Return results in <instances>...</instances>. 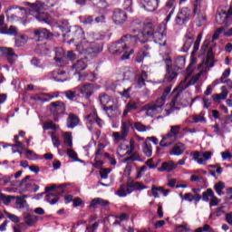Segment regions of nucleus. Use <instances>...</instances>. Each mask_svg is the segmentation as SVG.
Here are the masks:
<instances>
[{"mask_svg":"<svg viewBox=\"0 0 232 232\" xmlns=\"http://www.w3.org/2000/svg\"><path fill=\"white\" fill-rule=\"evenodd\" d=\"M139 41V36L125 34L119 41L112 44L110 52L112 55H121V61L130 59V55H133L135 50L131 49L129 53L126 51L128 46H133ZM123 53V54H122Z\"/></svg>","mask_w":232,"mask_h":232,"instance_id":"nucleus-1","label":"nucleus"},{"mask_svg":"<svg viewBox=\"0 0 232 232\" xmlns=\"http://www.w3.org/2000/svg\"><path fill=\"white\" fill-rule=\"evenodd\" d=\"M24 6H29V14L35 17L40 23L52 24V16L48 13L41 12L44 9V3L37 1L36 3L24 2Z\"/></svg>","mask_w":232,"mask_h":232,"instance_id":"nucleus-2","label":"nucleus"},{"mask_svg":"<svg viewBox=\"0 0 232 232\" xmlns=\"http://www.w3.org/2000/svg\"><path fill=\"white\" fill-rule=\"evenodd\" d=\"M180 125H172L170 126L169 131L162 136L161 140L160 141V146L161 148H168L179 140V139H183L184 135H180Z\"/></svg>","mask_w":232,"mask_h":232,"instance_id":"nucleus-3","label":"nucleus"},{"mask_svg":"<svg viewBox=\"0 0 232 232\" xmlns=\"http://www.w3.org/2000/svg\"><path fill=\"white\" fill-rule=\"evenodd\" d=\"M142 189H148V186L143 185L139 181L129 180L127 184H122L120 186V188L117 190L116 195L118 197H126L133 191H142Z\"/></svg>","mask_w":232,"mask_h":232,"instance_id":"nucleus-4","label":"nucleus"},{"mask_svg":"<svg viewBox=\"0 0 232 232\" xmlns=\"http://www.w3.org/2000/svg\"><path fill=\"white\" fill-rule=\"evenodd\" d=\"M76 50L82 55L101 53L102 52V45L101 44L88 43L86 40H83L76 46Z\"/></svg>","mask_w":232,"mask_h":232,"instance_id":"nucleus-5","label":"nucleus"},{"mask_svg":"<svg viewBox=\"0 0 232 232\" xmlns=\"http://www.w3.org/2000/svg\"><path fill=\"white\" fill-rule=\"evenodd\" d=\"M142 31L141 35L142 38L138 37V41L144 44V43H148L150 37L154 34V32L157 30V24H155V22L151 19H146L142 24Z\"/></svg>","mask_w":232,"mask_h":232,"instance_id":"nucleus-6","label":"nucleus"},{"mask_svg":"<svg viewBox=\"0 0 232 232\" xmlns=\"http://www.w3.org/2000/svg\"><path fill=\"white\" fill-rule=\"evenodd\" d=\"M133 128V121L131 120H126L121 121V132H113L112 137L115 142L121 140H126V138L130 135V130Z\"/></svg>","mask_w":232,"mask_h":232,"instance_id":"nucleus-7","label":"nucleus"},{"mask_svg":"<svg viewBox=\"0 0 232 232\" xmlns=\"http://www.w3.org/2000/svg\"><path fill=\"white\" fill-rule=\"evenodd\" d=\"M51 114L54 117V122H59V116L64 115L66 111V103L63 101L53 102L49 104Z\"/></svg>","mask_w":232,"mask_h":232,"instance_id":"nucleus-8","label":"nucleus"},{"mask_svg":"<svg viewBox=\"0 0 232 232\" xmlns=\"http://www.w3.org/2000/svg\"><path fill=\"white\" fill-rule=\"evenodd\" d=\"M195 15L197 14H195L189 7H183L179 11L175 18V23L178 26H184V24L188 23L192 17H195Z\"/></svg>","mask_w":232,"mask_h":232,"instance_id":"nucleus-9","label":"nucleus"},{"mask_svg":"<svg viewBox=\"0 0 232 232\" xmlns=\"http://www.w3.org/2000/svg\"><path fill=\"white\" fill-rule=\"evenodd\" d=\"M164 99L163 98H158L154 102H150L149 104H146L143 107L144 111H146V115L148 117H155L157 113L162 110V106H164Z\"/></svg>","mask_w":232,"mask_h":232,"instance_id":"nucleus-10","label":"nucleus"},{"mask_svg":"<svg viewBox=\"0 0 232 232\" xmlns=\"http://www.w3.org/2000/svg\"><path fill=\"white\" fill-rule=\"evenodd\" d=\"M168 32L166 31V25H157L156 30L152 33L151 36L154 43H157L160 46H166V35Z\"/></svg>","mask_w":232,"mask_h":232,"instance_id":"nucleus-11","label":"nucleus"},{"mask_svg":"<svg viewBox=\"0 0 232 232\" xmlns=\"http://www.w3.org/2000/svg\"><path fill=\"white\" fill-rule=\"evenodd\" d=\"M217 24H225V26H231L232 24V13L221 11L216 14Z\"/></svg>","mask_w":232,"mask_h":232,"instance_id":"nucleus-12","label":"nucleus"},{"mask_svg":"<svg viewBox=\"0 0 232 232\" xmlns=\"http://www.w3.org/2000/svg\"><path fill=\"white\" fill-rule=\"evenodd\" d=\"M111 19L115 24H124L128 21V14L121 8H116L112 12Z\"/></svg>","mask_w":232,"mask_h":232,"instance_id":"nucleus-13","label":"nucleus"},{"mask_svg":"<svg viewBox=\"0 0 232 232\" xmlns=\"http://www.w3.org/2000/svg\"><path fill=\"white\" fill-rule=\"evenodd\" d=\"M85 121L89 130H92V126H93V124H97L100 128L104 126V121L99 117L97 111L86 115Z\"/></svg>","mask_w":232,"mask_h":232,"instance_id":"nucleus-14","label":"nucleus"},{"mask_svg":"<svg viewBox=\"0 0 232 232\" xmlns=\"http://www.w3.org/2000/svg\"><path fill=\"white\" fill-rule=\"evenodd\" d=\"M191 157H193V160L198 162V164H206L207 160H209L211 157H213V152L211 151H205V152H199V151H194L190 153Z\"/></svg>","mask_w":232,"mask_h":232,"instance_id":"nucleus-15","label":"nucleus"},{"mask_svg":"<svg viewBox=\"0 0 232 232\" xmlns=\"http://www.w3.org/2000/svg\"><path fill=\"white\" fill-rule=\"evenodd\" d=\"M0 53H2L3 57L7 59L9 64H14L15 61H17V54L13 48L10 47H0Z\"/></svg>","mask_w":232,"mask_h":232,"instance_id":"nucleus-16","label":"nucleus"},{"mask_svg":"<svg viewBox=\"0 0 232 232\" xmlns=\"http://www.w3.org/2000/svg\"><path fill=\"white\" fill-rule=\"evenodd\" d=\"M34 37L37 41H44V39H53V34L46 28H38L34 31Z\"/></svg>","mask_w":232,"mask_h":232,"instance_id":"nucleus-17","label":"nucleus"},{"mask_svg":"<svg viewBox=\"0 0 232 232\" xmlns=\"http://www.w3.org/2000/svg\"><path fill=\"white\" fill-rule=\"evenodd\" d=\"M54 61L57 63L58 66H61V68H64L66 64H68V62H66V55L63 48L55 49Z\"/></svg>","mask_w":232,"mask_h":232,"instance_id":"nucleus-18","label":"nucleus"},{"mask_svg":"<svg viewBox=\"0 0 232 232\" xmlns=\"http://www.w3.org/2000/svg\"><path fill=\"white\" fill-rule=\"evenodd\" d=\"M140 5L147 12H155L159 8V0H140Z\"/></svg>","mask_w":232,"mask_h":232,"instance_id":"nucleus-19","label":"nucleus"},{"mask_svg":"<svg viewBox=\"0 0 232 232\" xmlns=\"http://www.w3.org/2000/svg\"><path fill=\"white\" fill-rule=\"evenodd\" d=\"M79 124H81L79 116L75 113H69L66 119V127L69 128V130H73V128H77Z\"/></svg>","mask_w":232,"mask_h":232,"instance_id":"nucleus-20","label":"nucleus"},{"mask_svg":"<svg viewBox=\"0 0 232 232\" xmlns=\"http://www.w3.org/2000/svg\"><path fill=\"white\" fill-rule=\"evenodd\" d=\"M165 63L167 64V74L165 76V79L168 82H171L172 81H175L177 79V72L171 68V59L167 58L165 59Z\"/></svg>","mask_w":232,"mask_h":232,"instance_id":"nucleus-21","label":"nucleus"},{"mask_svg":"<svg viewBox=\"0 0 232 232\" xmlns=\"http://www.w3.org/2000/svg\"><path fill=\"white\" fill-rule=\"evenodd\" d=\"M184 151H186V144L182 142H177L169 151V154L171 156L174 155L176 157H180V155L184 154Z\"/></svg>","mask_w":232,"mask_h":232,"instance_id":"nucleus-22","label":"nucleus"},{"mask_svg":"<svg viewBox=\"0 0 232 232\" xmlns=\"http://www.w3.org/2000/svg\"><path fill=\"white\" fill-rule=\"evenodd\" d=\"M80 94L84 95L85 99H90L93 95V84L87 83L78 87Z\"/></svg>","mask_w":232,"mask_h":232,"instance_id":"nucleus-23","label":"nucleus"},{"mask_svg":"<svg viewBox=\"0 0 232 232\" xmlns=\"http://www.w3.org/2000/svg\"><path fill=\"white\" fill-rule=\"evenodd\" d=\"M174 169H177V162L173 160L165 161L161 163L160 168H158V171L166 173H171Z\"/></svg>","mask_w":232,"mask_h":232,"instance_id":"nucleus-24","label":"nucleus"},{"mask_svg":"<svg viewBox=\"0 0 232 232\" xmlns=\"http://www.w3.org/2000/svg\"><path fill=\"white\" fill-rule=\"evenodd\" d=\"M149 50H150V45L148 44L141 47L136 55V59H135L136 63H144V58L150 55V52H148Z\"/></svg>","mask_w":232,"mask_h":232,"instance_id":"nucleus-25","label":"nucleus"},{"mask_svg":"<svg viewBox=\"0 0 232 232\" xmlns=\"http://www.w3.org/2000/svg\"><path fill=\"white\" fill-rule=\"evenodd\" d=\"M111 102V98L106 93H102L100 95V103L102 106L104 111H110L113 110V106H108Z\"/></svg>","mask_w":232,"mask_h":232,"instance_id":"nucleus-26","label":"nucleus"},{"mask_svg":"<svg viewBox=\"0 0 232 232\" xmlns=\"http://www.w3.org/2000/svg\"><path fill=\"white\" fill-rule=\"evenodd\" d=\"M63 95L68 99L69 101H77L81 94L79 92V88H75L73 90H68L63 92Z\"/></svg>","mask_w":232,"mask_h":232,"instance_id":"nucleus-27","label":"nucleus"},{"mask_svg":"<svg viewBox=\"0 0 232 232\" xmlns=\"http://www.w3.org/2000/svg\"><path fill=\"white\" fill-rule=\"evenodd\" d=\"M193 5V14L197 15V12L202 8V10H207L208 4H206L203 0H191Z\"/></svg>","mask_w":232,"mask_h":232,"instance_id":"nucleus-28","label":"nucleus"},{"mask_svg":"<svg viewBox=\"0 0 232 232\" xmlns=\"http://www.w3.org/2000/svg\"><path fill=\"white\" fill-rule=\"evenodd\" d=\"M138 108H139V101L130 100L126 105V109L123 111V117H126V115H128L130 111L138 110Z\"/></svg>","mask_w":232,"mask_h":232,"instance_id":"nucleus-29","label":"nucleus"},{"mask_svg":"<svg viewBox=\"0 0 232 232\" xmlns=\"http://www.w3.org/2000/svg\"><path fill=\"white\" fill-rule=\"evenodd\" d=\"M66 72L64 71H53L49 72L50 79H53L54 81H57L58 82H64L66 78H61L62 75H65Z\"/></svg>","mask_w":232,"mask_h":232,"instance_id":"nucleus-30","label":"nucleus"},{"mask_svg":"<svg viewBox=\"0 0 232 232\" xmlns=\"http://www.w3.org/2000/svg\"><path fill=\"white\" fill-rule=\"evenodd\" d=\"M93 6L99 8V10H106V8L110 7V4H108L107 0H89Z\"/></svg>","mask_w":232,"mask_h":232,"instance_id":"nucleus-31","label":"nucleus"},{"mask_svg":"<svg viewBox=\"0 0 232 232\" xmlns=\"http://www.w3.org/2000/svg\"><path fill=\"white\" fill-rule=\"evenodd\" d=\"M190 77H191V74H189L188 72H186L185 78L179 82V84L178 86L179 92H182L187 88H189V83L188 81H189Z\"/></svg>","mask_w":232,"mask_h":232,"instance_id":"nucleus-32","label":"nucleus"},{"mask_svg":"<svg viewBox=\"0 0 232 232\" xmlns=\"http://www.w3.org/2000/svg\"><path fill=\"white\" fill-rule=\"evenodd\" d=\"M88 67V64L84 63V60H79L77 63H75L72 66V69L75 70L76 73H79L82 72L83 70H86Z\"/></svg>","mask_w":232,"mask_h":232,"instance_id":"nucleus-33","label":"nucleus"},{"mask_svg":"<svg viewBox=\"0 0 232 232\" xmlns=\"http://www.w3.org/2000/svg\"><path fill=\"white\" fill-rule=\"evenodd\" d=\"M61 198L59 197V193H48L46 196H45V199L47 202H49V204H51L52 206H53L54 204L58 203L59 202V199Z\"/></svg>","mask_w":232,"mask_h":232,"instance_id":"nucleus-34","label":"nucleus"},{"mask_svg":"<svg viewBox=\"0 0 232 232\" xmlns=\"http://www.w3.org/2000/svg\"><path fill=\"white\" fill-rule=\"evenodd\" d=\"M62 137L63 139V144L67 146V148H72L73 146L72 132H62Z\"/></svg>","mask_w":232,"mask_h":232,"instance_id":"nucleus-35","label":"nucleus"},{"mask_svg":"<svg viewBox=\"0 0 232 232\" xmlns=\"http://www.w3.org/2000/svg\"><path fill=\"white\" fill-rule=\"evenodd\" d=\"M148 79V72L146 71H142L140 74L137 77V85L139 88H142V86H146V80Z\"/></svg>","mask_w":232,"mask_h":232,"instance_id":"nucleus-36","label":"nucleus"},{"mask_svg":"<svg viewBox=\"0 0 232 232\" xmlns=\"http://www.w3.org/2000/svg\"><path fill=\"white\" fill-rule=\"evenodd\" d=\"M59 128H60L59 124H55L53 121H47L43 125L44 131H46L48 130H53V131H57Z\"/></svg>","mask_w":232,"mask_h":232,"instance_id":"nucleus-37","label":"nucleus"},{"mask_svg":"<svg viewBox=\"0 0 232 232\" xmlns=\"http://www.w3.org/2000/svg\"><path fill=\"white\" fill-rule=\"evenodd\" d=\"M205 12L206 10H202V8H200V10H198V12L196 13L197 21L199 22L198 26H201L202 23H206V20L208 19Z\"/></svg>","mask_w":232,"mask_h":232,"instance_id":"nucleus-38","label":"nucleus"},{"mask_svg":"<svg viewBox=\"0 0 232 232\" xmlns=\"http://www.w3.org/2000/svg\"><path fill=\"white\" fill-rule=\"evenodd\" d=\"M24 218L26 226L29 227L34 226L35 222H37V217L34 215L24 214Z\"/></svg>","mask_w":232,"mask_h":232,"instance_id":"nucleus-39","label":"nucleus"},{"mask_svg":"<svg viewBox=\"0 0 232 232\" xmlns=\"http://www.w3.org/2000/svg\"><path fill=\"white\" fill-rule=\"evenodd\" d=\"M205 72H206V70H201L199 71L198 73L192 76L190 80L188 81V85L193 86L194 84H197V82H198V79H200V77H202V75H204Z\"/></svg>","mask_w":232,"mask_h":232,"instance_id":"nucleus-40","label":"nucleus"},{"mask_svg":"<svg viewBox=\"0 0 232 232\" xmlns=\"http://www.w3.org/2000/svg\"><path fill=\"white\" fill-rule=\"evenodd\" d=\"M203 66H205V69L207 70V68H213V66H215V64L213 63V57L209 54H208L206 60L199 64L198 68H202Z\"/></svg>","mask_w":232,"mask_h":232,"instance_id":"nucleus-41","label":"nucleus"},{"mask_svg":"<svg viewBox=\"0 0 232 232\" xmlns=\"http://www.w3.org/2000/svg\"><path fill=\"white\" fill-rule=\"evenodd\" d=\"M214 189L216 193L220 197L224 195V192H222L223 189H226V183L223 181H219L214 185Z\"/></svg>","mask_w":232,"mask_h":232,"instance_id":"nucleus-42","label":"nucleus"},{"mask_svg":"<svg viewBox=\"0 0 232 232\" xmlns=\"http://www.w3.org/2000/svg\"><path fill=\"white\" fill-rule=\"evenodd\" d=\"M15 199V196H6L3 193H0V200L5 204V206H10V202Z\"/></svg>","mask_w":232,"mask_h":232,"instance_id":"nucleus-43","label":"nucleus"},{"mask_svg":"<svg viewBox=\"0 0 232 232\" xmlns=\"http://www.w3.org/2000/svg\"><path fill=\"white\" fill-rule=\"evenodd\" d=\"M49 135L52 139L53 147L59 148V146H61V140H59V136L55 135V131L49 132Z\"/></svg>","mask_w":232,"mask_h":232,"instance_id":"nucleus-44","label":"nucleus"},{"mask_svg":"<svg viewBox=\"0 0 232 232\" xmlns=\"http://www.w3.org/2000/svg\"><path fill=\"white\" fill-rule=\"evenodd\" d=\"M43 97V102H48V101H52V99H57V97H59V92L44 93Z\"/></svg>","mask_w":232,"mask_h":232,"instance_id":"nucleus-45","label":"nucleus"},{"mask_svg":"<svg viewBox=\"0 0 232 232\" xmlns=\"http://www.w3.org/2000/svg\"><path fill=\"white\" fill-rule=\"evenodd\" d=\"M197 63V58L191 57L190 63L186 69V72L188 73V75H193V72L195 70V63Z\"/></svg>","mask_w":232,"mask_h":232,"instance_id":"nucleus-46","label":"nucleus"},{"mask_svg":"<svg viewBox=\"0 0 232 232\" xmlns=\"http://www.w3.org/2000/svg\"><path fill=\"white\" fill-rule=\"evenodd\" d=\"M213 195H215L213 189L208 188L206 191L202 193V200H204V202H209V198H211Z\"/></svg>","mask_w":232,"mask_h":232,"instance_id":"nucleus-47","label":"nucleus"},{"mask_svg":"<svg viewBox=\"0 0 232 232\" xmlns=\"http://www.w3.org/2000/svg\"><path fill=\"white\" fill-rule=\"evenodd\" d=\"M14 198L16 200L15 204H16L18 209H24V208H26V206H28V203L23 198L15 197Z\"/></svg>","mask_w":232,"mask_h":232,"instance_id":"nucleus-48","label":"nucleus"},{"mask_svg":"<svg viewBox=\"0 0 232 232\" xmlns=\"http://www.w3.org/2000/svg\"><path fill=\"white\" fill-rule=\"evenodd\" d=\"M206 113L200 112L199 114L192 115V120L195 124L198 122H206V118L204 117Z\"/></svg>","mask_w":232,"mask_h":232,"instance_id":"nucleus-49","label":"nucleus"},{"mask_svg":"<svg viewBox=\"0 0 232 232\" xmlns=\"http://www.w3.org/2000/svg\"><path fill=\"white\" fill-rule=\"evenodd\" d=\"M143 153L146 157H151V155H153L151 144H148L147 141H144Z\"/></svg>","mask_w":232,"mask_h":232,"instance_id":"nucleus-50","label":"nucleus"},{"mask_svg":"<svg viewBox=\"0 0 232 232\" xmlns=\"http://www.w3.org/2000/svg\"><path fill=\"white\" fill-rule=\"evenodd\" d=\"M134 128L135 130H137V131H148V130H151L150 126H146L144 124H142L141 122H135L134 123Z\"/></svg>","mask_w":232,"mask_h":232,"instance_id":"nucleus-51","label":"nucleus"},{"mask_svg":"<svg viewBox=\"0 0 232 232\" xmlns=\"http://www.w3.org/2000/svg\"><path fill=\"white\" fill-rule=\"evenodd\" d=\"M25 157L29 160H37V159H39L37 154L34 150H25Z\"/></svg>","mask_w":232,"mask_h":232,"instance_id":"nucleus-52","label":"nucleus"},{"mask_svg":"<svg viewBox=\"0 0 232 232\" xmlns=\"http://www.w3.org/2000/svg\"><path fill=\"white\" fill-rule=\"evenodd\" d=\"M200 41H202V34H199L198 35L197 40L194 43L192 55H194V53H197V52H198V48L200 47Z\"/></svg>","mask_w":232,"mask_h":232,"instance_id":"nucleus-53","label":"nucleus"},{"mask_svg":"<svg viewBox=\"0 0 232 232\" xmlns=\"http://www.w3.org/2000/svg\"><path fill=\"white\" fill-rule=\"evenodd\" d=\"M123 8L127 12H133V0H124Z\"/></svg>","mask_w":232,"mask_h":232,"instance_id":"nucleus-54","label":"nucleus"},{"mask_svg":"<svg viewBox=\"0 0 232 232\" xmlns=\"http://www.w3.org/2000/svg\"><path fill=\"white\" fill-rule=\"evenodd\" d=\"M160 191H162V187H157L155 185H152L151 193H152V196L154 197V198H159L160 197L159 195V193H160Z\"/></svg>","mask_w":232,"mask_h":232,"instance_id":"nucleus-55","label":"nucleus"},{"mask_svg":"<svg viewBox=\"0 0 232 232\" xmlns=\"http://www.w3.org/2000/svg\"><path fill=\"white\" fill-rule=\"evenodd\" d=\"M67 155H68L69 159H72L73 160V162L79 161V158L77 157V152H75V150H73L72 149H68Z\"/></svg>","mask_w":232,"mask_h":232,"instance_id":"nucleus-56","label":"nucleus"},{"mask_svg":"<svg viewBox=\"0 0 232 232\" xmlns=\"http://www.w3.org/2000/svg\"><path fill=\"white\" fill-rule=\"evenodd\" d=\"M179 97H180V93H178L170 102V110L173 111L177 110V106L179 105Z\"/></svg>","mask_w":232,"mask_h":232,"instance_id":"nucleus-57","label":"nucleus"},{"mask_svg":"<svg viewBox=\"0 0 232 232\" xmlns=\"http://www.w3.org/2000/svg\"><path fill=\"white\" fill-rule=\"evenodd\" d=\"M75 39H84V31L81 27H76L74 31Z\"/></svg>","mask_w":232,"mask_h":232,"instance_id":"nucleus-58","label":"nucleus"},{"mask_svg":"<svg viewBox=\"0 0 232 232\" xmlns=\"http://www.w3.org/2000/svg\"><path fill=\"white\" fill-rule=\"evenodd\" d=\"M12 179H14V175L12 174L10 176H4L0 178V186H6Z\"/></svg>","mask_w":232,"mask_h":232,"instance_id":"nucleus-59","label":"nucleus"},{"mask_svg":"<svg viewBox=\"0 0 232 232\" xmlns=\"http://www.w3.org/2000/svg\"><path fill=\"white\" fill-rule=\"evenodd\" d=\"M15 44L16 46H24V44H26V37L24 35H19L15 39Z\"/></svg>","mask_w":232,"mask_h":232,"instance_id":"nucleus-60","label":"nucleus"},{"mask_svg":"<svg viewBox=\"0 0 232 232\" xmlns=\"http://www.w3.org/2000/svg\"><path fill=\"white\" fill-rule=\"evenodd\" d=\"M14 232H23L26 231L27 227L24 223H20L13 227Z\"/></svg>","mask_w":232,"mask_h":232,"instance_id":"nucleus-61","label":"nucleus"},{"mask_svg":"<svg viewBox=\"0 0 232 232\" xmlns=\"http://www.w3.org/2000/svg\"><path fill=\"white\" fill-rule=\"evenodd\" d=\"M229 75H231V69H227L223 72L220 79H219V82L224 84V82L226 81H224V79H227V77H229Z\"/></svg>","mask_w":232,"mask_h":232,"instance_id":"nucleus-62","label":"nucleus"},{"mask_svg":"<svg viewBox=\"0 0 232 232\" xmlns=\"http://www.w3.org/2000/svg\"><path fill=\"white\" fill-rule=\"evenodd\" d=\"M110 173H111V169H102L100 171L101 179H108V175H110Z\"/></svg>","mask_w":232,"mask_h":232,"instance_id":"nucleus-63","label":"nucleus"},{"mask_svg":"<svg viewBox=\"0 0 232 232\" xmlns=\"http://www.w3.org/2000/svg\"><path fill=\"white\" fill-rule=\"evenodd\" d=\"M7 34H9V35H14L16 37L18 34L17 27L11 25L7 30Z\"/></svg>","mask_w":232,"mask_h":232,"instance_id":"nucleus-64","label":"nucleus"}]
</instances>
